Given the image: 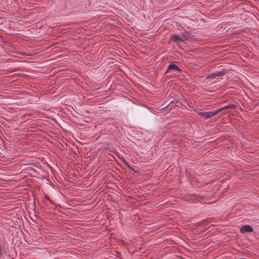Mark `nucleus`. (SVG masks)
<instances>
[{"instance_id":"obj_1","label":"nucleus","mask_w":259,"mask_h":259,"mask_svg":"<svg viewBox=\"0 0 259 259\" xmlns=\"http://www.w3.org/2000/svg\"><path fill=\"white\" fill-rule=\"evenodd\" d=\"M174 70L175 71H178V72H181L182 70L180 68V67L173 63H171L169 64L167 67V69L165 72V73H167L169 70Z\"/></svg>"},{"instance_id":"obj_2","label":"nucleus","mask_w":259,"mask_h":259,"mask_svg":"<svg viewBox=\"0 0 259 259\" xmlns=\"http://www.w3.org/2000/svg\"><path fill=\"white\" fill-rule=\"evenodd\" d=\"M218 113V110L212 111L209 112H204L203 118L204 119L212 117Z\"/></svg>"},{"instance_id":"obj_3","label":"nucleus","mask_w":259,"mask_h":259,"mask_svg":"<svg viewBox=\"0 0 259 259\" xmlns=\"http://www.w3.org/2000/svg\"><path fill=\"white\" fill-rule=\"evenodd\" d=\"M240 231L241 233H245L246 232H252L253 231V228L249 225H245L240 229Z\"/></svg>"},{"instance_id":"obj_4","label":"nucleus","mask_w":259,"mask_h":259,"mask_svg":"<svg viewBox=\"0 0 259 259\" xmlns=\"http://www.w3.org/2000/svg\"><path fill=\"white\" fill-rule=\"evenodd\" d=\"M185 37L184 36L181 37L178 35H172L171 36V40L176 42H178L180 41H184L185 40Z\"/></svg>"},{"instance_id":"obj_5","label":"nucleus","mask_w":259,"mask_h":259,"mask_svg":"<svg viewBox=\"0 0 259 259\" xmlns=\"http://www.w3.org/2000/svg\"><path fill=\"white\" fill-rule=\"evenodd\" d=\"M236 105L235 104H229L228 105H226L224 107H223L219 109H218V113H220L221 111H223V110L224 109H233L234 108H236Z\"/></svg>"},{"instance_id":"obj_6","label":"nucleus","mask_w":259,"mask_h":259,"mask_svg":"<svg viewBox=\"0 0 259 259\" xmlns=\"http://www.w3.org/2000/svg\"><path fill=\"white\" fill-rule=\"evenodd\" d=\"M222 74H223V72H222V71H217L213 73H210L208 75V77L211 78V79H214L217 77L220 76Z\"/></svg>"},{"instance_id":"obj_7","label":"nucleus","mask_w":259,"mask_h":259,"mask_svg":"<svg viewBox=\"0 0 259 259\" xmlns=\"http://www.w3.org/2000/svg\"><path fill=\"white\" fill-rule=\"evenodd\" d=\"M123 164L126 166H127L130 169L132 170H134V169L130 166V165H129V164L128 163V162L125 161V160H123Z\"/></svg>"},{"instance_id":"obj_8","label":"nucleus","mask_w":259,"mask_h":259,"mask_svg":"<svg viewBox=\"0 0 259 259\" xmlns=\"http://www.w3.org/2000/svg\"><path fill=\"white\" fill-rule=\"evenodd\" d=\"M197 114L200 116V117H201L202 118H203V114H204V112H202V111H197Z\"/></svg>"},{"instance_id":"obj_9","label":"nucleus","mask_w":259,"mask_h":259,"mask_svg":"<svg viewBox=\"0 0 259 259\" xmlns=\"http://www.w3.org/2000/svg\"><path fill=\"white\" fill-rule=\"evenodd\" d=\"M2 256V247L1 245L0 244V258H1Z\"/></svg>"},{"instance_id":"obj_10","label":"nucleus","mask_w":259,"mask_h":259,"mask_svg":"<svg viewBox=\"0 0 259 259\" xmlns=\"http://www.w3.org/2000/svg\"><path fill=\"white\" fill-rule=\"evenodd\" d=\"M45 198H46V199H47V200H48L50 201V198H49V196H45Z\"/></svg>"},{"instance_id":"obj_11","label":"nucleus","mask_w":259,"mask_h":259,"mask_svg":"<svg viewBox=\"0 0 259 259\" xmlns=\"http://www.w3.org/2000/svg\"><path fill=\"white\" fill-rule=\"evenodd\" d=\"M68 252L66 251V254H68Z\"/></svg>"}]
</instances>
